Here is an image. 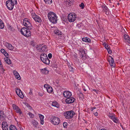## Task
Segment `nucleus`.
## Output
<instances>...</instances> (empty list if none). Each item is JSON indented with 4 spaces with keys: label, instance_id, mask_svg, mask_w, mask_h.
Segmentation results:
<instances>
[{
    "label": "nucleus",
    "instance_id": "3",
    "mask_svg": "<svg viewBox=\"0 0 130 130\" xmlns=\"http://www.w3.org/2000/svg\"><path fill=\"white\" fill-rule=\"evenodd\" d=\"M30 29L27 28L23 27L21 30V32L22 34L27 37L31 36Z\"/></svg>",
    "mask_w": 130,
    "mask_h": 130
},
{
    "label": "nucleus",
    "instance_id": "7",
    "mask_svg": "<svg viewBox=\"0 0 130 130\" xmlns=\"http://www.w3.org/2000/svg\"><path fill=\"white\" fill-rule=\"evenodd\" d=\"M14 1L8 0L6 2V5L8 9L10 10H12L14 5Z\"/></svg>",
    "mask_w": 130,
    "mask_h": 130
},
{
    "label": "nucleus",
    "instance_id": "8",
    "mask_svg": "<svg viewBox=\"0 0 130 130\" xmlns=\"http://www.w3.org/2000/svg\"><path fill=\"white\" fill-rule=\"evenodd\" d=\"M52 123L56 125L59 124L60 122L59 118L55 117H52L50 119Z\"/></svg>",
    "mask_w": 130,
    "mask_h": 130
},
{
    "label": "nucleus",
    "instance_id": "9",
    "mask_svg": "<svg viewBox=\"0 0 130 130\" xmlns=\"http://www.w3.org/2000/svg\"><path fill=\"white\" fill-rule=\"evenodd\" d=\"M78 51L82 59L83 60H85L87 57L84 50L83 49H80Z\"/></svg>",
    "mask_w": 130,
    "mask_h": 130
},
{
    "label": "nucleus",
    "instance_id": "2",
    "mask_svg": "<svg viewBox=\"0 0 130 130\" xmlns=\"http://www.w3.org/2000/svg\"><path fill=\"white\" fill-rule=\"evenodd\" d=\"M40 59L44 63L48 65L50 63V60L48 58L46 54L42 53L41 54Z\"/></svg>",
    "mask_w": 130,
    "mask_h": 130
},
{
    "label": "nucleus",
    "instance_id": "18",
    "mask_svg": "<svg viewBox=\"0 0 130 130\" xmlns=\"http://www.w3.org/2000/svg\"><path fill=\"white\" fill-rule=\"evenodd\" d=\"M82 40L86 42L90 43L91 42V40L89 38L86 37L85 38H83L82 39Z\"/></svg>",
    "mask_w": 130,
    "mask_h": 130
},
{
    "label": "nucleus",
    "instance_id": "30",
    "mask_svg": "<svg viewBox=\"0 0 130 130\" xmlns=\"http://www.w3.org/2000/svg\"><path fill=\"white\" fill-rule=\"evenodd\" d=\"M32 123L34 126L36 127H37L38 125V123L35 120L32 121Z\"/></svg>",
    "mask_w": 130,
    "mask_h": 130
},
{
    "label": "nucleus",
    "instance_id": "56",
    "mask_svg": "<svg viewBox=\"0 0 130 130\" xmlns=\"http://www.w3.org/2000/svg\"><path fill=\"white\" fill-rule=\"evenodd\" d=\"M94 115L95 116H97L98 115V113L97 112H95L94 113Z\"/></svg>",
    "mask_w": 130,
    "mask_h": 130
},
{
    "label": "nucleus",
    "instance_id": "17",
    "mask_svg": "<svg viewBox=\"0 0 130 130\" xmlns=\"http://www.w3.org/2000/svg\"><path fill=\"white\" fill-rule=\"evenodd\" d=\"M13 72L14 75L15 76L16 78L19 80L21 78L20 76L18 73L16 71L14 70L13 71Z\"/></svg>",
    "mask_w": 130,
    "mask_h": 130
},
{
    "label": "nucleus",
    "instance_id": "61",
    "mask_svg": "<svg viewBox=\"0 0 130 130\" xmlns=\"http://www.w3.org/2000/svg\"><path fill=\"white\" fill-rule=\"evenodd\" d=\"M108 11H105L106 12V14H109Z\"/></svg>",
    "mask_w": 130,
    "mask_h": 130
},
{
    "label": "nucleus",
    "instance_id": "15",
    "mask_svg": "<svg viewBox=\"0 0 130 130\" xmlns=\"http://www.w3.org/2000/svg\"><path fill=\"white\" fill-rule=\"evenodd\" d=\"M125 41L126 42H127L128 43H130V38L128 35H124Z\"/></svg>",
    "mask_w": 130,
    "mask_h": 130
},
{
    "label": "nucleus",
    "instance_id": "63",
    "mask_svg": "<svg viewBox=\"0 0 130 130\" xmlns=\"http://www.w3.org/2000/svg\"><path fill=\"white\" fill-rule=\"evenodd\" d=\"M101 130H106L104 129H102Z\"/></svg>",
    "mask_w": 130,
    "mask_h": 130
},
{
    "label": "nucleus",
    "instance_id": "27",
    "mask_svg": "<svg viewBox=\"0 0 130 130\" xmlns=\"http://www.w3.org/2000/svg\"><path fill=\"white\" fill-rule=\"evenodd\" d=\"M47 92L49 93H51L53 91V89L52 87L51 86L48 87L47 88Z\"/></svg>",
    "mask_w": 130,
    "mask_h": 130
},
{
    "label": "nucleus",
    "instance_id": "24",
    "mask_svg": "<svg viewBox=\"0 0 130 130\" xmlns=\"http://www.w3.org/2000/svg\"><path fill=\"white\" fill-rule=\"evenodd\" d=\"M9 128L10 130H18L16 127L14 125H10Z\"/></svg>",
    "mask_w": 130,
    "mask_h": 130
},
{
    "label": "nucleus",
    "instance_id": "22",
    "mask_svg": "<svg viewBox=\"0 0 130 130\" xmlns=\"http://www.w3.org/2000/svg\"><path fill=\"white\" fill-rule=\"evenodd\" d=\"M7 47L10 50H12L14 48V47L11 44L8 43L6 44Z\"/></svg>",
    "mask_w": 130,
    "mask_h": 130
},
{
    "label": "nucleus",
    "instance_id": "60",
    "mask_svg": "<svg viewBox=\"0 0 130 130\" xmlns=\"http://www.w3.org/2000/svg\"><path fill=\"white\" fill-rule=\"evenodd\" d=\"M115 115H114V114L112 115V114H110L109 115V117L110 118H111V116H114Z\"/></svg>",
    "mask_w": 130,
    "mask_h": 130
},
{
    "label": "nucleus",
    "instance_id": "59",
    "mask_svg": "<svg viewBox=\"0 0 130 130\" xmlns=\"http://www.w3.org/2000/svg\"><path fill=\"white\" fill-rule=\"evenodd\" d=\"M41 123L42 125H43L44 123L43 120H41Z\"/></svg>",
    "mask_w": 130,
    "mask_h": 130
},
{
    "label": "nucleus",
    "instance_id": "26",
    "mask_svg": "<svg viewBox=\"0 0 130 130\" xmlns=\"http://www.w3.org/2000/svg\"><path fill=\"white\" fill-rule=\"evenodd\" d=\"M43 47V46H42V44H39L37 45L36 48L37 50L40 51L42 49Z\"/></svg>",
    "mask_w": 130,
    "mask_h": 130
},
{
    "label": "nucleus",
    "instance_id": "37",
    "mask_svg": "<svg viewBox=\"0 0 130 130\" xmlns=\"http://www.w3.org/2000/svg\"><path fill=\"white\" fill-rule=\"evenodd\" d=\"M104 45H105V47L107 50L108 48H110V47L108 45L106 44V43H104Z\"/></svg>",
    "mask_w": 130,
    "mask_h": 130
},
{
    "label": "nucleus",
    "instance_id": "58",
    "mask_svg": "<svg viewBox=\"0 0 130 130\" xmlns=\"http://www.w3.org/2000/svg\"><path fill=\"white\" fill-rule=\"evenodd\" d=\"M5 56H8V54L6 52L4 53V54Z\"/></svg>",
    "mask_w": 130,
    "mask_h": 130
},
{
    "label": "nucleus",
    "instance_id": "11",
    "mask_svg": "<svg viewBox=\"0 0 130 130\" xmlns=\"http://www.w3.org/2000/svg\"><path fill=\"white\" fill-rule=\"evenodd\" d=\"M75 99L73 97H69L66 100V102L68 104L73 103Z\"/></svg>",
    "mask_w": 130,
    "mask_h": 130
},
{
    "label": "nucleus",
    "instance_id": "49",
    "mask_svg": "<svg viewBox=\"0 0 130 130\" xmlns=\"http://www.w3.org/2000/svg\"><path fill=\"white\" fill-rule=\"evenodd\" d=\"M32 90L31 89H30V92H29V94L30 95L32 94Z\"/></svg>",
    "mask_w": 130,
    "mask_h": 130
},
{
    "label": "nucleus",
    "instance_id": "14",
    "mask_svg": "<svg viewBox=\"0 0 130 130\" xmlns=\"http://www.w3.org/2000/svg\"><path fill=\"white\" fill-rule=\"evenodd\" d=\"M108 60L110 66H112L114 62V59L111 56H109L108 58Z\"/></svg>",
    "mask_w": 130,
    "mask_h": 130
},
{
    "label": "nucleus",
    "instance_id": "16",
    "mask_svg": "<svg viewBox=\"0 0 130 130\" xmlns=\"http://www.w3.org/2000/svg\"><path fill=\"white\" fill-rule=\"evenodd\" d=\"M33 19L36 22L40 23L42 21L40 17L38 15H36L35 18H34Z\"/></svg>",
    "mask_w": 130,
    "mask_h": 130
},
{
    "label": "nucleus",
    "instance_id": "34",
    "mask_svg": "<svg viewBox=\"0 0 130 130\" xmlns=\"http://www.w3.org/2000/svg\"><path fill=\"white\" fill-rule=\"evenodd\" d=\"M12 107L13 109L15 110H17V109H18V108H19L16 105L14 104H13Z\"/></svg>",
    "mask_w": 130,
    "mask_h": 130
},
{
    "label": "nucleus",
    "instance_id": "10",
    "mask_svg": "<svg viewBox=\"0 0 130 130\" xmlns=\"http://www.w3.org/2000/svg\"><path fill=\"white\" fill-rule=\"evenodd\" d=\"M16 92L18 95L19 97L22 99H23L24 97V96L23 94L21 91L20 89H19L18 88H16L15 90Z\"/></svg>",
    "mask_w": 130,
    "mask_h": 130
},
{
    "label": "nucleus",
    "instance_id": "12",
    "mask_svg": "<svg viewBox=\"0 0 130 130\" xmlns=\"http://www.w3.org/2000/svg\"><path fill=\"white\" fill-rule=\"evenodd\" d=\"M2 127L3 130H8V126L6 122L3 121L2 122Z\"/></svg>",
    "mask_w": 130,
    "mask_h": 130
},
{
    "label": "nucleus",
    "instance_id": "41",
    "mask_svg": "<svg viewBox=\"0 0 130 130\" xmlns=\"http://www.w3.org/2000/svg\"><path fill=\"white\" fill-rule=\"evenodd\" d=\"M79 6L82 9H83L85 6L84 4L83 3H82L80 4L79 5Z\"/></svg>",
    "mask_w": 130,
    "mask_h": 130
},
{
    "label": "nucleus",
    "instance_id": "25",
    "mask_svg": "<svg viewBox=\"0 0 130 130\" xmlns=\"http://www.w3.org/2000/svg\"><path fill=\"white\" fill-rule=\"evenodd\" d=\"M41 71L43 74H48L49 72V71L47 70L46 68L42 69Z\"/></svg>",
    "mask_w": 130,
    "mask_h": 130
},
{
    "label": "nucleus",
    "instance_id": "43",
    "mask_svg": "<svg viewBox=\"0 0 130 130\" xmlns=\"http://www.w3.org/2000/svg\"><path fill=\"white\" fill-rule=\"evenodd\" d=\"M67 125V123L66 122H64L63 124V126L64 127H66Z\"/></svg>",
    "mask_w": 130,
    "mask_h": 130
},
{
    "label": "nucleus",
    "instance_id": "42",
    "mask_svg": "<svg viewBox=\"0 0 130 130\" xmlns=\"http://www.w3.org/2000/svg\"><path fill=\"white\" fill-rule=\"evenodd\" d=\"M69 70L71 71H73V68L71 67L70 66H68Z\"/></svg>",
    "mask_w": 130,
    "mask_h": 130
},
{
    "label": "nucleus",
    "instance_id": "54",
    "mask_svg": "<svg viewBox=\"0 0 130 130\" xmlns=\"http://www.w3.org/2000/svg\"><path fill=\"white\" fill-rule=\"evenodd\" d=\"M96 109V107H91V111H92L93 109Z\"/></svg>",
    "mask_w": 130,
    "mask_h": 130
},
{
    "label": "nucleus",
    "instance_id": "32",
    "mask_svg": "<svg viewBox=\"0 0 130 130\" xmlns=\"http://www.w3.org/2000/svg\"><path fill=\"white\" fill-rule=\"evenodd\" d=\"M15 111L17 113H19L20 115L22 113V112L21 110L19 108H18L17 110H15Z\"/></svg>",
    "mask_w": 130,
    "mask_h": 130
},
{
    "label": "nucleus",
    "instance_id": "38",
    "mask_svg": "<svg viewBox=\"0 0 130 130\" xmlns=\"http://www.w3.org/2000/svg\"><path fill=\"white\" fill-rule=\"evenodd\" d=\"M28 114L31 118H33L34 117V115L30 112H29Z\"/></svg>",
    "mask_w": 130,
    "mask_h": 130
},
{
    "label": "nucleus",
    "instance_id": "13",
    "mask_svg": "<svg viewBox=\"0 0 130 130\" xmlns=\"http://www.w3.org/2000/svg\"><path fill=\"white\" fill-rule=\"evenodd\" d=\"M71 93L68 91H66L64 92L63 93L64 96L67 98L71 96Z\"/></svg>",
    "mask_w": 130,
    "mask_h": 130
},
{
    "label": "nucleus",
    "instance_id": "51",
    "mask_svg": "<svg viewBox=\"0 0 130 130\" xmlns=\"http://www.w3.org/2000/svg\"><path fill=\"white\" fill-rule=\"evenodd\" d=\"M9 1H14V3L16 5L17 4V0H9Z\"/></svg>",
    "mask_w": 130,
    "mask_h": 130
},
{
    "label": "nucleus",
    "instance_id": "39",
    "mask_svg": "<svg viewBox=\"0 0 130 130\" xmlns=\"http://www.w3.org/2000/svg\"><path fill=\"white\" fill-rule=\"evenodd\" d=\"M113 121L114 122L116 123H118L119 122V120L116 118H115L114 120H113Z\"/></svg>",
    "mask_w": 130,
    "mask_h": 130
},
{
    "label": "nucleus",
    "instance_id": "36",
    "mask_svg": "<svg viewBox=\"0 0 130 130\" xmlns=\"http://www.w3.org/2000/svg\"><path fill=\"white\" fill-rule=\"evenodd\" d=\"M39 116L41 120H43L44 118V116H43L41 114H39Z\"/></svg>",
    "mask_w": 130,
    "mask_h": 130
},
{
    "label": "nucleus",
    "instance_id": "5",
    "mask_svg": "<svg viewBox=\"0 0 130 130\" xmlns=\"http://www.w3.org/2000/svg\"><path fill=\"white\" fill-rule=\"evenodd\" d=\"M23 24L24 26L30 30H31L32 28L31 23L29 22V20L27 18H25L23 21Z\"/></svg>",
    "mask_w": 130,
    "mask_h": 130
},
{
    "label": "nucleus",
    "instance_id": "47",
    "mask_svg": "<svg viewBox=\"0 0 130 130\" xmlns=\"http://www.w3.org/2000/svg\"><path fill=\"white\" fill-rule=\"evenodd\" d=\"M48 56L50 59H51L52 58V54L51 53H49L48 55Z\"/></svg>",
    "mask_w": 130,
    "mask_h": 130
},
{
    "label": "nucleus",
    "instance_id": "44",
    "mask_svg": "<svg viewBox=\"0 0 130 130\" xmlns=\"http://www.w3.org/2000/svg\"><path fill=\"white\" fill-rule=\"evenodd\" d=\"M43 46V48H42V49L43 48L44 49L43 50H42V51L43 52H44V51H45V49L47 47H46V45H44V46Z\"/></svg>",
    "mask_w": 130,
    "mask_h": 130
},
{
    "label": "nucleus",
    "instance_id": "23",
    "mask_svg": "<svg viewBox=\"0 0 130 130\" xmlns=\"http://www.w3.org/2000/svg\"><path fill=\"white\" fill-rule=\"evenodd\" d=\"M54 32L55 34L59 36L61 35L62 34V32H61L58 29L55 30L54 31Z\"/></svg>",
    "mask_w": 130,
    "mask_h": 130
},
{
    "label": "nucleus",
    "instance_id": "31",
    "mask_svg": "<svg viewBox=\"0 0 130 130\" xmlns=\"http://www.w3.org/2000/svg\"><path fill=\"white\" fill-rule=\"evenodd\" d=\"M45 3L48 4H51L52 2V0H43Z\"/></svg>",
    "mask_w": 130,
    "mask_h": 130
},
{
    "label": "nucleus",
    "instance_id": "29",
    "mask_svg": "<svg viewBox=\"0 0 130 130\" xmlns=\"http://www.w3.org/2000/svg\"><path fill=\"white\" fill-rule=\"evenodd\" d=\"M4 27V24L3 22L1 20H0V28L3 29Z\"/></svg>",
    "mask_w": 130,
    "mask_h": 130
},
{
    "label": "nucleus",
    "instance_id": "46",
    "mask_svg": "<svg viewBox=\"0 0 130 130\" xmlns=\"http://www.w3.org/2000/svg\"><path fill=\"white\" fill-rule=\"evenodd\" d=\"M108 51V53L109 54H110L112 53V51L110 49V48H108V49L107 50Z\"/></svg>",
    "mask_w": 130,
    "mask_h": 130
},
{
    "label": "nucleus",
    "instance_id": "4",
    "mask_svg": "<svg viewBox=\"0 0 130 130\" xmlns=\"http://www.w3.org/2000/svg\"><path fill=\"white\" fill-rule=\"evenodd\" d=\"M75 114V113L72 110L66 111L64 113V117L67 119L72 118Z\"/></svg>",
    "mask_w": 130,
    "mask_h": 130
},
{
    "label": "nucleus",
    "instance_id": "48",
    "mask_svg": "<svg viewBox=\"0 0 130 130\" xmlns=\"http://www.w3.org/2000/svg\"><path fill=\"white\" fill-rule=\"evenodd\" d=\"M116 117H115V115L114 116H111V118H110L112 120H114L115 118Z\"/></svg>",
    "mask_w": 130,
    "mask_h": 130
},
{
    "label": "nucleus",
    "instance_id": "33",
    "mask_svg": "<svg viewBox=\"0 0 130 130\" xmlns=\"http://www.w3.org/2000/svg\"><path fill=\"white\" fill-rule=\"evenodd\" d=\"M31 14L32 16V18L33 19L34 18H35V17L36 16V15H37L33 11H32L31 12Z\"/></svg>",
    "mask_w": 130,
    "mask_h": 130
},
{
    "label": "nucleus",
    "instance_id": "1",
    "mask_svg": "<svg viewBox=\"0 0 130 130\" xmlns=\"http://www.w3.org/2000/svg\"><path fill=\"white\" fill-rule=\"evenodd\" d=\"M48 17L49 21L54 24L57 23V17L56 14L51 12L48 14Z\"/></svg>",
    "mask_w": 130,
    "mask_h": 130
},
{
    "label": "nucleus",
    "instance_id": "45",
    "mask_svg": "<svg viewBox=\"0 0 130 130\" xmlns=\"http://www.w3.org/2000/svg\"><path fill=\"white\" fill-rule=\"evenodd\" d=\"M1 52L3 53V54H4L6 52L3 49H2L1 50Z\"/></svg>",
    "mask_w": 130,
    "mask_h": 130
},
{
    "label": "nucleus",
    "instance_id": "55",
    "mask_svg": "<svg viewBox=\"0 0 130 130\" xmlns=\"http://www.w3.org/2000/svg\"><path fill=\"white\" fill-rule=\"evenodd\" d=\"M0 68H1L0 69L2 71H5V70H4V69H3L2 66H1L0 67Z\"/></svg>",
    "mask_w": 130,
    "mask_h": 130
},
{
    "label": "nucleus",
    "instance_id": "50",
    "mask_svg": "<svg viewBox=\"0 0 130 130\" xmlns=\"http://www.w3.org/2000/svg\"><path fill=\"white\" fill-rule=\"evenodd\" d=\"M48 87H50V86H49L48 85H47L46 84L44 85V87L45 88H46L47 89V88H48Z\"/></svg>",
    "mask_w": 130,
    "mask_h": 130
},
{
    "label": "nucleus",
    "instance_id": "19",
    "mask_svg": "<svg viewBox=\"0 0 130 130\" xmlns=\"http://www.w3.org/2000/svg\"><path fill=\"white\" fill-rule=\"evenodd\" d=\"M5 115L3 111L0 110V120H3L4 118Z\"/></svg>",
    "mask_w": 130,
    "mask_h": 130
},
{
    "label": "nucleus",
    "instance_id": "21",
    "mask_svg": "<svg viewBox=\"0 0 130 130\" xmlns=\"http://www.w3.org/2000/svg\"><path fill=\"white\" fill-rule=\"evenodd\" d=\"M52 105L56 107L57 108H58L59 107V105L58 103L56 101H54L52 102Z\"/></svg>",
    "mask_w": 130,
    "mask_h": 130
},
{
    "label": "nucleus",
    "instance_id": "57",
    "mask_svg": "<svg viewBox=\"0 0 130 130\" xmlns=\"http://www.w3.org/2000/svg\"><path fill=\"white\" fill-rule=\"evenodd\" d=\"M80 95L81 96H82L83 97H84V95L82 93V92H80Z\"/></svg>",
    "mask_w": 130,
    "mask_h": 130
},
{
    "label": "nucleus",
    "instance_id": "20",
    "mask_svg": "<svg viewBox=\"0 0 130 130\" xmlns=\"http://www.w3.org/2000/svg\"><path fill=\"white\" fill-rule=\"evenodd\" d=\"M4 60L6 63L8 64H11L12 62L10 59L8 57H6L4 58Z\"/></svg>",
    "mask_w": 130,
    "mask_h": 130
},
{
    "label": "nucleus",
    "instance_id": "62",
    "mask_svg": "<svg viewBox=\"0 0 130 130\" xmlns=\"http://www.w3.org/2000/svg\"><path fill=\"white\" fill-rule=\"evenodd\" d=\"M83 90L84 91H86V89L85 88H83Z\"/></svg>",
    "mask_w": 130,
    "mask_h": 130
},
{
    "label": "nucleus",
    "instance_id": "28",
    "mask_svg": "<svg viewBox=\"0 0 130 130\" xmlns=\"http://www.w3.org/2000/svg\"><path fill=\"white\" fill-rule=\"evenodd\" d=\"M102 7L103 10L104 11H108L109 10V9H108L107 7L105 5L102 6Z\"/></svg>",
    "mask_w": 130,
    "mask_h": 130
},
{
    "label": "nucleus",
    "instance_id": "53",
    "mask_svg": "<svg viewBox=\"0 0 130 130\" xmlns=\"http://www.w3.org/2000/svg\"><path fill=\"white\" fill-rule=\"evenodd\" d=\"M38 94H39V96H42L43 95V93H41L40 92H39L38 93Z\"/></svg>",
    "mask_w": 130,
    "mask_h": 130
},
{
    "label": "nucleus",
    "instance_id": "40",
    "mask_svg": "<svg viewBox=\"0 0 130 130\" xmlns=\"http://www.w3.org/2000/svg\"><path fill=\"white\" fill-rule=\"evenodd\" d=\"M82 24L80 23H79L77 24V27L78 28L80 29L81 27Z\"/></svg>",
    "mask_w": 130,
    "mask_h": 130
},
{
    "label": "nucleus",
    "instance_id": "64",
    "mask_svg": "<svg viewBox=\"0 0 130 130\" xmlns=\"http://www.w3.org/2000/svg\"><path fill=\"white\" fill-rule=\"evenodd\" d=\"M117 4L118 5H119V3H118Z\"/></svg>",
    "mask_w": 130,
    "mask_h": 130
},
{
    "label": "nucleus",
    "instance_id": "6",
    "mask_svg": "<svg viewBox=\"0 0 130 130\" xmlns=\"http://www.w3.org/2000/svg\"><path fill=\"white\" fill-rule=\"evenodd\" d=\"M68 18L69 22H74L76 20V17L75 13H70L68 14Z\"/></svg>",
    "mask_w": 130,
    "mask_h": 130
},
{
    "label": "nucleus",
    "instance_id": "52",
    "mask_svg": "<svg viewBox=\"0 0 130 130\" xmlns=\"http://www.w3.org/2000/svg\"><path fill=\"white\" fill-rule=\"evenodd\" d=\"M92 90L93 91H94L95 92H96L97 94L98 93V91L97 90H96V89H92Z\"/></svg>",
    "mask_w": 130,
    "mask_h": 130
},
{
    "label": "nucleus",
    "instance_id": "35",
    "mask_svg": "<svg viewBox=\"0 0 130 130\" xmlns=\"http://www.w3.org/2000/svg\"><path fill=\"white\" fill-rule=\"evenodd\" d=\"M12 107L13 109L15 110H17V109H18V108H19L16 105L14 104H13Z\"/></svg>",
    "mask_w": 130,
    "mask_h": 130
}]
</instances>
